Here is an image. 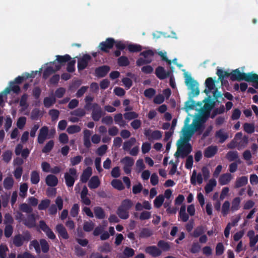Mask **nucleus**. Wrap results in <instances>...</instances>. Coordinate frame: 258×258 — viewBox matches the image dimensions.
<instances>
[{"label": "nucleus", "instance_id": "f257e3e1", "mask_svg": "<svg viewBox=\"0 0 258 258\" xmlns=\"http://www.w3.org/2000/svg\"><path fill=\"white\" fill-rule=\"evenodd\" d=\"M213 106L214 104L211 101L206 102L195 117L192 125L182 128L181 135L177 142V150L175 154L176 157L183 158L191 152L192 146L189 142L195 132L199 131L201 133Z\"/></svg>", "mask_w": 258, "mask_h": 258}, {"label": "nucleus", "instance_id": "f03ea898", "mask_svg": "<svg viewBox=\"0 0 258 258\" xmlns=\"http://www.w3.org/2000/svg\"><path fill=\"white\" fill-rule=\"evenodd\" d=\"M230 78L232 80H244L248 82L253 83V86L258 88V75L252 73H242L238 69L233 71L230 74Z\"/></svg>", "mask_w": 258, "mask_h": 258}, {"label": "nucleus", "instance_id": "7ed1b4c3", "mask_svg": "<svg viewBox=\"0 0 258 258\" xmlns=\"http://www.w3.org/2000/svg\"><path fill=\"white\" fill-rule=\"evenodd\" d=\"M210 175V171L207 167H203L202 168L201 172L198 173L196 170H194L190 176V183L194 185H200L203 182V179H208Z\"/></svg>", "mask_w": 258, "mask_h": 258}, {"label": "nucleus", "instance_id": "20e7f679", "mask_svg": "<svg viewBox=\"0 0 258 258\" xmlns=\"http://www.w3.org/2000/svg\"><path fill=\"white\" fill-rule=\"evenodd\" d=\"M84 109L87 111L92 110L91 117L95 121H98L105 114L101 106L97 103H85Z\"/></svg>", "mask_w": 258, "mask_h": 258}, {"label": "nucleus", "instance_id": "39448f33", "mask_svg": "<svg viewBox=\"0 0 258 258\" xmlns=\"http://www.w3.org/2000/svg\"><path fill=\"white\" fill-rule=\"evenodd\" d=\"M133 206V203L130 199L123 200L118 207L116 213L121 219H127L129 217L128 211Z\"/></svg>", "mask_w": 258, "mask_h": 258}, {"label": "nucleus", "instance_id": "423d86ee", "mask_svg": "<svg viewBox=\"0 0 258 258\" xmlns=\"http://www.w3.org/2000/svg\"><path fill=\"white\" fill-rule=\"evenodd\" d=\"M31 235L29 231H26L23 234H17L12 239L13 244L16 247L22 246L25 242H28L31 239Z\"/></svg>", "mask_w": 258, "mask_h": 258}, {"label": "nucleus", "instance_id": "0eeeda50", "mask_svg": "<svg viewBox=\"0 0 258 258\" xmlns=\"http://www.w3.org/2000/svg\"><path fill=\"white\" fill-rule=\"evenodd\" d=\"M185 83L187 86L188 88L191 90L192 93L196 95L199 94V84L198 82L195 81L191 76L188 73L184 74Z\"/></svg>", "mask_w": 258, "mask_h": 258}, {"label": "nucleus", "instance_id": "6e6552de", "mask_svg": "<svg viewBox=\"0 0 258 258\" xmlns=\"http://www.w3.org/2000/svg\"><path fill=\"white\" fill-rule=\"evenodd\" d=\"M77 170L74 168L69 169V173H64V178L67 186L68 187H73L77 177Z\"/></svg>", "mask_w": 258, "mask_h": 258}, {"label": "nucleus", "instance_id": "1a4fd4ad", "mask_svg": "<svg viewBox=\"0 0 258 258\" xmlns=\"http://www.w3.org/2000/svg\"><path fill=\"white\" fill-rule=\"evenodd\" d=\"M120 162L124 165L123 170L125 173L131 174L132 167L134 164V159L132 157L126 156L120 160Z\"/></svg>", "mask_w": 258, "mask_h": 258}, {"label": "nucleus", "instance_id": "9d476101", "mask_svg": "<svg viewBox=\"0 0 258 258\" xmlns=\"http://www.w3.org/2000/svg\"><path fill=\"white\" fill-rule=\"evenodd\" d=\"M62 210L63 208V201L60 197H57L55 200V204L51 205L48 209V212L50 215H54L57 213V209Z\"/></svg>", "mask_w": 258, "mask_h": 258}, {"label": "nucleus", "instance_id": "9b49d317", "mask_svg": "<svg viewBox=\"0 0 258 258\" xmlns=\"http://www.w3.org/2000/svg\"><path fill=\"white\" fill-rule=\"evenodd\" d=\"M115 42V41L113 38H108L106 39L105 41L100 43L99 47L101 51L104 52H108L109 50L113 47Z\"/></svg>", "mask_w": 258, "mask_h": 258}, {"label": "nucleus", "instance_id": "f8f14e48", "mask_svg": "<svg viewBox=\"0 0 258 258\" xmlns=\"http://www.w3.org/2000/svg\"><path fill=\"white\" fill-rule=\"evenodd\" d=\"M39 227L45 233L46 235L49 239L53 240L56 238L55 235L44 220H40L39 221Z\"/></svg>", "mask_w": 258, "mask_h": 258}, {"label": "nucleus", "instance_id": "ddd939ff", "mask_svg": "<svg viewBox=\"0 0 258 258\" xmlns=\"http://www.w3.org/2000/svg\"><path fill=\"white\" fill-rule=\"evenodd\" d=\"M91 59V56L88 54H85L78 60V69L82 71L87 68L89 62Z\"/></svg>", "mask_w": 258, "mask_h": 258}, {"label": "nucleus", "instance_id": "4468645a", "mask_svg": "<svg viewBox=\"0 0 258 258\" xmlns=\"http://www.w3.org/2000/svg\"><path fill=\"white\" fill-rule=\"evenodd\" d=\"M25 80H26V78L24 73L22 76H19L15 78L14 81L11 82L12 91L14 93L18 94L20 92V87L18 85H16V84H20Z\"/></svg>", "mask_w": 258, "mask_h": 258}, {"label": "nucleus", "instance_id": "2eb2a0df", "mask_svg": "<svg viewBox=\"0 0 258 258\" xmlns=\"http://www.w3.org/2000/svg\"><path fill=\"white\" fill-rule=\"evenodd\" d=\"M144 135L150 141L157 140L161 138V132L159 131H153L150 129L146 130Z\"/></svg>", "mask_w": 258, "mask_h": 258}, {"label": "nucleus", "instance_id": "dca6fc26", "mask_svg": "<svg viewBox=\"0 0 258 258\" xmlns=\"http://www.w3.org/2000/svg\"><path fill=\"white\" fill-rule=\"evenodd\" d=\"M110 70L109 66L103 65L95 69V75L98 78L105 77Z\"/></svg>", "mask_w": 258, "mask_h": 258}, {"label": "nucleus", "instance_id": "f3484780", "mask_svg": "<svg viewBox=\"0 0 258 258\" xmlns=\"http://www.w3.org/2000/svg\"><path fill=\"white\" fill-rule=\"evenodd\" d=\"M23 223L28 228H34L36 226V217L34 214L27 215V218L23 220Z\"/></svg>", "mask_w": 258, "mask_h": 258}, {"label": "nucleus", "instance_id": "a211bd4d", "mask_svg": "<svg viewBox=\"0 0 258 258\" xmlns=\"http://www.w3.org/2000/svg\"><path fill=\"white\" fill-rule=\"evenodd\" d=\"M205 84L206 88L205 90V92L207 95L212 92L214 96H215L217 91V88L215 87V85L213 79L211 78H208L206 80Z\"/></svg>", "mask_w": 258, "mask_h": 258}, {"label": "nucleus", "instance_id": "6ab92c4d", "mask_svg": "<svg viewBox=\"0 0 258 258\" xmlns=\"http://www.w3.org/2000/svg\"><path fill=\"white\" fill-rule=\"evenodd\" d=\"M23 146L21 144H18L15 148V152L16 155H20L21 154V156L26 159L29 155L30 150L28 148H25L23 150Z\"/></svg>", "mask_w": 258, "mask_h": 258}, {"label": "nucleus", "instance_id": "aec40b11", "mask_svg": "<svg viewBox=\"0 0 258 258\" xmlns=\"http://www.w3.org/2000/svg\"><path fill=\"white\" fill-rule=\"evenodd\" d=\"M48 135V127L46 126L42 127L38 136L37 141L40 144L44 143Z\"/></svg>", "mask_w": 258, "mask_h": 258}, {"label": "nucleus", "instance_id": "412c9836", "mask_svg": "<svg viewBox=\"0 0 258 258\" xmlns=\"http://www.w3.org/2000/svg\"><path fill=\"white\" fill-rule=\"evenodd\" d=\"M46 184L51 187H54L58 184L57 177L53 174H49L45 178Z\"/></svg>", "mask_w": 258, "mask_h": 258}, {"label": "nucleus", "instance_id": "4be33fe9", "mask_svg": "<svg viewBox=\"0 0 258 258\" xmlns=\"http://www.w3.org/2000/svg\"><path fill=\"white\" fill-rule=\"evenodd\" d=\"M60 68V66H55V70L51 66L47 67L43 72V78L45 80L47 79L51 74L59 70Z\"/></svg>", "mask_w": 258, "mask_h": 258}, {"label": "nucleus", "instance_id": "5701e85b", "mask_svg": "<svg viewBox=\"0 0 258 258\" xmlns=\"http://www.w3.org/2000/svg\"><path fill=\"white\" fill-rule=\"evenodd\" d=\"M233 176L230 173H226L220 176L219 182L222 185H226L230 182Z\"/></svg>", "mask_w": 258, "mask_h": 258}, {"label": "nucleus", "instance_id": "b1692460", "mask_svg": "<svg viewBox=\"0 0 258 258\" xmlns=\"http://www.w3.org/2000/svg\"><path fill=\"white\" fill-rule=\"evenodd\" d=\"M145 252L153 257L159 256L161 251L156 246H149L145 249Z\"/></svg>", "mask_w": 258, "mask_h": 258}, {"label": "nucleus", "instance_id": "393cba45", "mask_svg": "<svg viewBox=\"0 0 258 258\" xmlns=\"http://www.w3.org/2000/svg\"><path fill=\"white\" fill-rule=\"evenodd\" d=\"M92 173L91 167H88L85 169L81 176L80 180L83 183H86L89 180Z\"/></svg>", "mask_w": 258, "mask_h": 258}, {"label": "nucleus", "instance_id": "a878e982", "mask_svg": "<svg viewBox=\"0 0 258 258\" xmlns=\"http://www.w3.org/2000/svg\"><path fill=\"white\" fill-rule=\"evenodd\" d=\"M56 230L60 236L64 239L69 238V234L66 229L61 224H57L56 226Z\"/></svg>", "mask_w": 258, "mask_h": 258}, {"label": "nucleus", "instance_id": "bb28decb", "mask_svg": "<svg viewBox=\"0 0 258 258\" xmlns=\"http://www.w3.org/2000/svg\"><path fill=\"white\" fill-rule=\"evenodd\" d=\"M217 185V181L215 179H210L205 187V192L207 194L212 191Z\"/></svg>", "mask_w": 258, "mask_h": 258}, {"label": "nucleus", "instance_id": "cd10ccee", "mask_svg": "<svg viewBox=\"0 0 258 258\" xmlns=\"http://www.w3.org/2000/svg\"><path fill=\"white\" fill-rule=\"evenodd\" d=\"M241 201V199L240 197L234 198L231 202L230 210L232 212H235L238 210L240 208Z\"/></svg>", "mask_w": 258, "mask_h": 258}, {"label": "nucleus", "instance_id": "c85d7f7f", "mask_svg": "<svg viewBox=\"0 0 258 258\" xmlns=\"http://www.w3.org/2000/svg\"><path fill=\"white\" fill-rule=\"evenodd\" d=\"M217 148L216 146H209L204 151V156L207 158H211L216 154Z\"/></svg>", "mask_w": 258, "mask_h": 258}, {"label": "nucleus", "instance_id": "c756f323", "mask_svg": "<svg viewBox=\"0 0 258 258\" xmlns=\"http://www.w3.org/2000/svg\"><path fill=\"white\" fill-rule=\"evenodd\" d=\"M100 183L98 177L97 176H93L89 181L88 186L91 189H95L99 186Z\"/></svg>", "mask_w": 258, "mask_h": 258}, {"label": "nucleus", "instance_id": "7c9ffc66", "mask_svg": "<svg viewBox=\"0 0 258 258\" xmlns=\"http://www.w3.org/2000/svg\"><path fill=\"white\" fill-rule=\"evenodd\" d=\"M71 57L69 54H65L64 55H56V60L60 64L57 66H63L67 62L69 61L71 59Z\"/></svg>", "mask_w": 258, "mask_h": 258}, {"label": "nucleus", "instance_id": "2f4dec72", "mask_svg": "<svg viewBox=\"0 0 258 258\" xmlns=\"http://www.w3.org/2000/svg\"><path fill=\"white\" fill-rule=\"evenodd\" d=\"M136 142V140L134 137L131 138L128 140L123 143V150L125 151H129Z\"/></svg>", "mask_w": 258, "mask_h": 258}, {"label": "nucleus", "instance_id": "473e14b6", "mask_svg": "<svg viewBox=\"0 0 258 258\" xmlns=\"http://www.w3.org/2000/svg\"><path fill=\"white\" fill-rule=\"evenodd\" d=\"M94 212L97 219H103L105 217V213L103 208L100 207H95L94 208Z\"/></svg>", "mask_w": 258, "mask_h": 258}, {"label": "nucleus", "instance_id": "72a5a7b5", "mask_svg": "<svg viewBox=\"0 0 258 258\" xmlns=\"http://www.w3.org/2000/svg\"><path fill=\"white\" fill-rule=\"evenodd\" d=\"M216 137L221 143L224 142L228 138V135L223 130H220L216 133Z\"/></svg>", "mask_w": 258, "mask_h": 258}, {"label": "nucleus", "instance_id": "f704fd0d", "mask_svg": "<svg viewBox=\"0 0 258 258\" xmlns=\"http://www.w3.org/2000/svg\"><path fill=\"white\" fill-rule=\"evenodd\" d=\"M14 181L12 177H7L4 180V186L7 190L11 189L13 186Z\"/></svg>", "mask_w": 258, "mask_h": 258}, {"label": "nucleus", "instance_id": "c9c22d12", "mask_svg": "<svg viewBox=\"0 0 258 258\" xmlns=\"http://www.w3.org/2000/svg\"><path fill=\"white\" fill-rule=\"evenodd\" d=\"M30 180L31 182L33 184H36L39 182L40 175L37 171L34 170L31 172Z\"/></svg>", "mask_w": 258, "mask_h": 258}, {"label": "nucleus", "instance_id": "e433bc0d", "mask_svg": "<svg viewBox=\"0 0 258 258\" xmlns=\"http://www.w3.org/2000/svg\"><path fill=\"white\" fill-rule=\"evenodd\" d=\"M186 206L185 205H182L179 211V217L183 222H186L189 218L188 215L186 213Z\"/></svg>", "mask_w": 258, "mask_h": 258}, {"label": "nucleus", "instance_id": "4c0bfd02", "mask_svg": "<svg viewBox=\"0 0 258 258\" xmlns=\"http://www.w3.org/2000/svg\"><path fill=\"white\" fill-rule=\"evenodd\" d=\"M56 102L55 98L54 96L51 97H46L44 98L43 104L45 107L49 108L54 104Z\"/></svg>", "mask_w": 258, "mask_h": 258}, {"label": "nucleus", "instance_id": "58836bf2", "mask_svg": "<svg viewBox=\"0 0 258 258\" xmlns=\"http://www.w3.org/2000/svg\"><path fill=\"white\" fill-rule=\"evenodd\" d=\"M153 234L152 231L148 228H143L139 234L140 238H148Z\"/></svg>", "mask_w": 258, "mask_h": 258}, {"label": "nucleus", "instance_id": "ea45409f", "mask_svg": "<svg viewBox=\"0 0 258 258\" xmlns=\"http://www.w3.org/2000/svg\"><path fill=\"white\" fill-rule=\"evenodd\" d=\"M248 178L246 176H242L236 179L235 182V187H240L247 184Z\"/></svg>", "mask_w": 258, "mask_h": 258}, {"label": "nucleus", "instance_id": "a19ab883", "mask_svg": "<svg viewBox=\"0 0 258 258\" xmlns=\"http://www.w3.org/2000/svg\"><path fill=\"white\" fill-rule=\"evenodd\" d=\"M117 63L120 67H126L130 64V61L126 56H121L118 58Z\"/></svg>", "mask_w": 258, "mask_h": 258}, {"label": "nucleus", "instance_id": "79ce46f5", "mask_svg": "<svg viewBox=\"0 0 258 258\" xmlns=\"http://www.w3.org/2000/svg\"><path fill=\"white\" fill-rule=\"evenodd\" d=\"M111 184L114 188L119 190H122L124 188V187L120 180L113 179Z\"/></svg>", "mask_w": 258, "mask_h": 258}, {"label": "nucleus", "instance_id": "37998d69", "mask_svg": "<svg viewBox=\"0 0 258 258\" xmlns=\"http://www.w3.org/2000/svg\"><path fill=\"white\" fill-rule=\"evenodd\" d=\"M230 204L229 201H225L222 206L221 208V213L223 216H226L230 210Z\"/></svg>", "mask_w": 258, "mask_h": 258}, {"label": "nucleus", "instance_id": "c03bdc74", "mask_svg": "<svg viewBox=\"0 0 258 258\" xmlns=\"http://www.w3.org/2000/svg\"><path fill=\"white\" fill-rule=\"evenodd\" d=\"M127 49L130 52H140L142 49V46L137 44H130L127 46Z\"/></svg>", "mask_w": 258, "mask_h": 258}, {"label": "nucleus", "instance_id": "a18cd8bd", "mask_svg": "<svg viewBox=\"0 0 258 258\" xmlns=\"http://www.w3.org/2000/svg\"><path fill=\"white\" fill-rule=\"evenodd\" d=\"M54 146V142L53 140H50L48 142L45 146L42 149V152L43 153H48L53 149Z\"/></svg>", "mask_w": 258, "mask_h": 258}, {"label": "nucleus", "instance_id": "49530a36", "mask_svg": "<svg viewBox=\"0 0 258 258\" xmlns=\"http://www.w3.org/2000/svg\"><path fill=\"white\" fill-rule=\"evenodd\" d=\"M72 115L82 117L85 115L86 112L84 109L79 108L71 112Z\"/></svg>", "mask_w": 258, "mask_h": 258}, {"label": "nucleus", "instance_id": "de8ad7c7", "mask_svg": "<svg viewBox=\"0 0 258 258\" xmlns=\"http://www.w3.org/2000/svg\"><path fill=\"white\" fill-rule=\"evenodd\" d=\"M123 116L125 119L131 120L137 118L139 116V114L136 112L130 111L124 113Z\"/></svg>", "mask_w": 258, "mask_h": 258}, {"label": "nucleus", "instance_id": "09e8293b", "mask_svg": "<svg viewBox=\"0 0 258 258\" xmlns=\"http://www.w3.org/2000/svg\"><path fill=\"white\" fill-rule=\"evenodd\" d=\"M40 244L41 245L42 251L43 253H47L49 250V245L48 242L45 239L40 240Z\"/></svg>", "mask_w": 258, "mask_h": 258}, {"label": "nucleus", "instance_id": "8fccbe9b", "mask_svg": "<svg viewBox=\"0 0 258 258\" xmlns=\"http://www.w3.org/2000/svg\"><path fill=\"white\" fill-rule=\"evenodd\" d=\"M81 127L77 125H72L68 126L67 131L69 134H74L81 131Z\"/></svg>", "mask_w": 258, "mask_h": 258}, {"label": "nucleus", "instance_id": "3c124183", "mask_svg": "<svg viewBox=\"0 0 258 258\" xmlns=\"http://www.w3.org/2000/svg\"><path fill=\"white\" fill-rule=\"evenodd\" d=\"M50 200L49 199H45L42 200L40 203L38 205V209L39 210H46L50 205Z\"/></svg>", "mask_w": 258, "mask_h": 258}, {"label": "nucleus", "instance_id": "603ef678", "mask_svg": "<svg viewBox=\"0 0 258 258\" xmlns=\"http://www.w3.org/2000/svg\"><path fill=\"white\" fill-rule=\"evenodd\" d=\"M28 99V95L24 94L21 98L20 101V105L23 107V110L27 109L28 107V104L27 102Z\"/></svg>", "mask_w": 258, "mask_h": 258}, {"label": "nucleus", "instance_id": "864d4df0", "mask_svg": "<svg viewBox=\"0 0 258 258\" xmlns=\"http://www.w3.org/2000/svg\"><path fill=\"white\" fill-rule=\"evenodd\" d=\"M20 210L23 212L31 214L32 212V208L26 203H23L20 205Z\"/></svg>", "mask_w": 258, "mask_h": 258}, {"label": "nucleus", "instance_id": "5fc2aeb1", "mask_svg": "<svg viewBox=\"0 0 258 258\" xmlns=\"http://www.w3.org/2000/svg\"><path fill=\"white\" fill-rule=\"evenodd\" d=\"M28 188V186L26 183L21 184L20 186V196L22 198H25L26 196Z\"/></svg>", "mask_w": 258, "mask_h": 258}, {"label": "nucleus", "instance_id": "6e6d98bb", "mask_svg": "<svg viewBox=\"0 0 258 258\" xmlns=\"http://www.w3.org/2000/svg\"><path fill=\"white\" fill-rule=\"evenodd\" d=\"M98 250L101 252H109L111 251V248L109 243L105 242L102 245L98 247Z\"/></svg>", "mask_w": 258, "mask_h": 258}, {"label": "nucleus", "instance_id": "4d7b16f0", "mask_svg": "<svg viewBox=\"0 0 258 258\" xmlns=\"http://www.w3.org/2000/svg\"><path fill=\"white\" fill-rule=\"evenodd\" d=\"M152 61L151 58H145L140 57L136 61V64L137 66H142L144 64L150 63Z\"/></svg>", "mask_w": 258, "mask_h": 258}, {"label": "nucleus", "instance_id": "13d9d810", "mask_svg": "<svg viewBox=\"0 0 258 258\" xmlns=\"http://www.w3.org/2000/svg\"><path fill=\"white\" fill-rule=\"evenodd\" d=\"M79 209V206L78 204H74L70 211L71 216L73 217H77L78 215Z\"/></svg>", "mask_w": 258, "mask_h": 258}, {"label": "nucleus", "instance_id": "bf43d9fd", "mask_svg": "<svg viewBox=\"0 0 258 258\" xmlns=\"http://www.w3.org/2000/svg\"><path fill=\"white\" fill-rule=\"evenodd\" d=\"M238 157V153L236 151H229L226 155L227 159L230 161L236 160Z\"/></svg>", "mask_w": 258, "mask_h": 258}, {"label": "nucleus", "instance_id": "052dcab7", "mask_svg": "<svg viewBox=\"0 0 258 258\" xmlns=\"http://www.w3.org/2000/svg\"><path fill=\"white\" fill-rule=\"evenodd\" d=\"M49 114L51 117L52 121L56 120L59 115V111L55 109H52L49 110Z\"/></svg>", "mask_w": 258, "mask_h": 258}, {"label": "nucleus", "instance_id": "680f3d73", "mask_svg": "<svg viewBox=\"0 0 258 258\" xmlns=\"http://www.w3.org/2000/svg\"><path fill=\"white\" fill-rule=\"evenodd\" d=\"M9 248L7 245L1 244L0 245V258H6L7 252Z\"/></svg>", "mask_w": 258, "mask_h": 258}, {"label": "nucleus", "instance_id": "e2e57ef3", "mask_svg": "<svg viewBox=\"0 0 258 258\" xmlns=\"http://www.w3.org/2000/svg\"><path fill=\"white\" fill-rule=\"evenodd\" d=\"M13 232V228L11 225H7L4 230L5 236L9 238L11 236Z\"/></svg>", "mask_w": 258, "mask_h": 258}, {"label": "nucleus", "instance_id": "0e129e2a", "mask_svg": "<svg viewBox=\"0 0 258 258\" xmlns=\"http://www.w3.org/2000/svg\"><path fill=\"white\" fill-rule=\"evenodd\" d=\"M26 122V118L24 116L20 117L17 122V125L19 129H23Z\"/></svg>", "mask_w": 258, "mask_h": 258}, {"label": "nucleus", "instance_id": "69168bd1", "mask_svg": "<svg viewBox=\"0 0 258 258\" xmlns=\"http://www.w3.org/2000/svg\"><path fill=\"white\" fill-rule=\"evenodd\" d=\"M94 227V224L92 222H85L83 225V229L86 232L91 231Z\"/></svg>", "mask_w": 258, "mask_h": 258}, {"label": "nucleus", "instance_id": "338daca9", "mask_svg": "<svg viewBox=\"0 0 258 258\" xmlns=\"http://www.w3.org/2000/svg\"><path fill=\"white\" fill-rule=\"evenodd\" d=\"M12 152L11 151L8 150L3 153L2 155L3 159L5 162L9 163L12 159Z\"/></svg>", "mask_w": 258, "mask_h": 258}, {"label": "nucleus", "instance_id": "774afa93", "mask_svg": "<svg viewBox=\"0 0 258 258\" xmlns=\"http://www.w3.org/2000/svg\"><path fill=\"white\" fill-rule=\"evenodd\" d=\"M244 130L248 134H251L254 131V126L253 124L246 123L243 125Z\"/></svg>", "mask_w": 258, "mask_h": 258}]
</instances>
